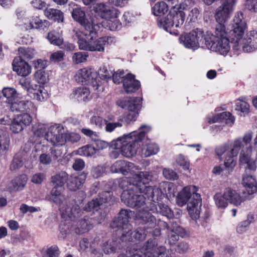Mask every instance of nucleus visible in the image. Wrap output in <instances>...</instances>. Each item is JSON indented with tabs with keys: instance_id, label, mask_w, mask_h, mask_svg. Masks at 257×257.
Here are the masks:
<instances>
[{
	"instance_id": "1",
	"label": "nucleus",
	"mask_w": 257,
	"mask_h": 257,
	"mask_svg": "<svg viewBox=\"0 0 257 257\" xmlns=\"http://www.w3.org/2000/svg\"><path fill=\"white\" fill-rule=\"evenodd\" d=\"M235 2L236 0H225L216 10L214 18L217 24L214 34L207 32L204 38L206 46L208 49L223 56L227 55L230 48L228 32L224 23L233 13Z\"/></svg>"
},
{
	"instance_id": "2",
	"label": "nucleus",
	"mask_w": 257,
	"mask_h": 257,
	"mask_svg": "<svg viewBox=\"0 0 257 257\" xmlns=\"http://www.w3.org/2000/svg\"><path fill=\"white\" fill-rule=\"evenodd\" d=\"M230 30V39L234 43L233 48L236 50L242 48L245 52H251L257 49V32L251 31L245 37L242 39L246 24L244 20L243 14L237 12L235 14L232 23Z\"/></svg>"
},
{
	"instance_id": "3",
	"label": "nucleus",
	"mask_w": 257,
	"mask_h": 257,
	"mask_svg": "<svg viewBox=\"0 0 257 257\" xmlns=\"http://www.w3.org/2000/svg\"><path fill=\"white\" fill-rule=\"evenodd\" d=\"M62 189L53 188L51 191V199L59 205V209L63 218L75 220L83 214V210L74 200L66 198L62 193Z\"/></svg>"
},
{
	"instance_id": "4",
	"label": "nucleus",
	"mask_w": 257,
	"mask_h": 257,
	"mask_svg": "<svg viewBox=\"0 0 257 257\" xmlns=\"http://www.w3.org/2000/svg\"><path fill=\"white\" fill-rule=\"evenodd\" d=\"M198 188L194 185L184 187L176 197V203L179 206L187 203V208L191 218L196 220L199 217L200 211L198 208L202 201L201 196L197 193Z\"/></svg>"
},
{
	"instance_id": "5",
	"label": "nucleus",
	"mask_w": 257,
	"mask_h": 257,
	"mask_svg": "<svg viewBox=\"0 0 257 257\" xmlns=\"http://www.w3.org/2000/svg\"><path fill=\"white\" fill-rule=\"evenodd\" d=\"M140 132L136 134L133 132L130 133V154L131 156L136 154L141 146L140 143L144 138L145 134L150 130L149 126L143 125L140 127ZM158 145L155 143H148L144 145L139 152L144 157H148L157 154L159 151ZM140 153V152H139Z\"/></svg>"
},
{
	"instance_id": "6",
	"label": "nucleus",
	"mask_w": 257,
	"mask_h": 257,
	"mask_svg": "<svg viewBox=\"0 0 257 257\" xmlns=\"http://www.w3.org/2000/svg\"><path fill=\"white\" fill-rule=\"evenodd\" d=\"M99 28L96 29V34L94 36L83 35L79 32H76L75 35L78 38V44L80 50L89 51L91 52H104L105 46L112 43L114 38L109 36H105L94 40L97 37V32Z\"/></svg>"
},
{
	"instance_id": "7",
	"label": "nucleus",
	"mask_w": 257,
	"mask_h": 257,
	"mask_svg": "<svg viewBox=\"0 0 257 257\" xmlns=\"http://www.w3.org/2000/svg\"><path fill=\"white\" fill-rule=\"evenodd\" d=\"M242 146V140L237 138L234 140L232 145L226 143L215 149V153L218 157L225 154L224 165L228 171L231 170L235 166L233 158L237 156Z\"/></svg>"
},
{
	"instance_id": "8",
	"label": "nucleus",
	"mask_w": 257,
	"mask_h": 257,
	"mask_svg": "<svg viewBox=\"0 0 257 257\" xmlns=\"http://www.w3.org/2000/svg\"><path fill=\"white\" fill-rule=\"evenodd\" d=\"M213 199L216 206L219 208H226L228 203L238 206L244 200L239 193L230 187L225 188L223 193H216Z\"/></svg>"
},
{
	"instance_id": "9",
	"label": "nucleus",
	"mask_w": 257,
	"mask_h": 257,
	"mask_svg": "<svg viewBox=\"0 0 257 257\" xmlns=\"http://www.w3.org/2000/svg\"><path fill=\"white\" fill-rule=\"evenodd\" d=\"M73 19L78 22L81 26L80 31H76L83 35L94 36L96 34V29L99 28L97 24H94L91 18L87 17L85 13L80 8H76L73 10L72 13Z\"/></svg>"
},
{
	"instance_id": "10",
	"label": "nucleus",
	"mask_w": 257,
	"mask_h": 257,
	"mask_svg": "<svg viewBox=\"0 0 257 257\" xmlns=\"http://www.w3.org/2000/svg\"><path fill=\"white\" fill-rule=\"evenodd\" d=\"M110 227L115 231L120 232V239L122 241L126 242L128 240V211L121 209L110 223Z\"/></svg>"
},
{
	"instance_id": "11",
	"label": "nucleus",
	"mask_w": 257,
	"mask_h": 257,
	"mask_svg": "<svg viewBox=\"0 0 257 257\" xmlns=\"http://www.w3.org/2000/svg\"><path fill=\"white\" fill-rule=\"evenodd\" d=\"M172 184L167 182H162L160 183L159 187H145L143 189V192L146 195L148 199L154 202L160 201L164 194L171 196L172 192Z\"/></svg>"
},
{
	"instance_id": "12",
	"label": "nucleus",
	"mask_w": 257,
	"mask_h": 257,
	"mask_svg": "<svg viewBox=\"0 0 257 257\" xmlns=\"http://www.w3.org/2000/svg\"><path fill=\"white\" fill-rule=\"evenodd\" d=\"M110 147L113 149L109 153L111 159L117 158L120 154L123 157H128V135H124L113 140L110 143Z\"/></svg>"
},
{
	"instance_id": "13",
	"label": "nucleus",
	"mask_w": 257,
	"mask_h": 257,
	"mask_svg": "<svg viewBox=\"0 0 257 257\" xmlns=\"http://www.w3.org/2000/svg\"><path fill=\"white\" fill-rule=\"evenodd\" d=\"M205 36L203 31L201 29L197 28L185 36H182L180 38V40L186 47L195 50L199 47L200 43ZM204 40L205 41L204 39ZM204 44L205 43H204ZM205 45H206V44Z\"/></svg>"
},
{
	"instance_id": "14",
	"label": "nucleus",
	"mask_w": 257,
	"mask_h": 257,
	"mask_svg": "<svg viewBox=\"0 0 257 257\" xmlns=\"http://www.w3.org/2000/svg\"><path fill=\"white\" fill-rule=\"evenodd\" d=\"M143 257H168L166 247L158 246L155 239H149L141 250Z\"/></svg>"
},
{
	"instance_id": "15",
	"label": "nucleus",
	"mask_w": 257,
	"mask_h": 257,
	"mask_svg": "<svg viewBox=\"0 0 257 257\" xmlns=\"http://www.w3.org/2000/svg\"><path fill=\"white\" fill-rule=\"evenodd\" d=\"M45 139L53 146H62L66 142L63 128L60 124H55L49 127L45 134Z\"/></svg>"
},
{
	"instance_id": "16",
	"label": "nucleus",
	"mask_w": 257,
	"mask_h": 257,
	"mask_svg": "<svg viewBox=\"0 0 257 257\" xmlns=\"http://www.w3.org/2000/svg\"><path fill=\"white\" fill-rule=\"evenodd\" d=\"M30 113H23L15 116L11 124V130L15 133H18L29 125L32 121Z\"/></svg>"
},
{
	"instance_id": "17",
	"label": "nucleus",
	"mask_w": 257,
	"mask_h": 257,
	"mask_svg": "<svg viewBox=\"0 0 257 257\" xmlns=\"http://www.w3.org/2000/svg\"><path fill=\"white\" fill-rule=\"evenodd\" d=\"M97 76L96 72L93 69L85 67L78 70L75 75L76 81L84 84L92 83Z\"/></svg>"
},
{
	"instance_id": "18",
	"label": "nucleus",
	"mask_w": 257,
	"mask_h": 257,
	"mask_svg": "<svg viewBox=\"0 0 257 257\" xmlns=\"http://www.w3.org/2000/svg\"><path fill=\"white\" fill-rule=\"evenodd\" d=\"M108 2L106 3H98L94 7V10L102 19H110L117 17V11L113 7H110Z\"/></svg>"
},
{
	"instance_id": "19",
	"label": "nucleus",
	"mask_w": 257,
	"mask_h": 257,
	"mask_svg": "<svg viewBox=\"0 0 257 257\" xmlns=\"http://www.w3.org/2000/svg\"><path fill=\"white\" fill-rule=\"evenodd\" d=\"M10 109L13 112H25L34 113L37 108L30 101L17 98L11 103Z\"/></svg>"
},
{
	"instance_id": "20",
	"label": "nucleus",
	"mask_w": 257,
	"mask_h": 257,
	"mask_svg": "<svg viewBox=\"0 0 257 257\" xmlns=\"http://www.w3.org/2000/svg\"><path fill=\"white\" fill-rule=\"evenodd\" d=\"M86 178V174L82 172L74 174L68 178L67 186L72 191H76L82 187Z\"/></svg>"
},
{
	"instance_id": "21",
	"label": "nucleus",
	"mask_w": 257,
	"mask_h": 257,
	"mask_svg": "<svg viewBox=\"0 0 257 257\" xmlns=\"http://www.w3.org/2000/svg\"><path fill=\"white\" fill-rule=\"evenodd\" d=\"M133 177H130L132 180L130 181V185L132 184L135 188H143L146 187V184H148L152 179V176L148 172H140L139 174H132Z\"/></svg>"
},
{
	"instance_id": "22",
	"label": "nucleus",
	"mask_w": 257,
	"mask_h": 257,
	"mask_svg": "<svg viewBox=\"0 0 257 257\" xmlns=\"http://www.w3.org/2000/svg\"><path fill=\"white\" fill-rule=\"evenodd\" d=\"M13 66L14 70L22 76H28L31 72V66L21 57L14 59Z\"/></svg>"
},
{
	"instance_id": "23",
	"label": "nucleus",
	"mask_w": 257,
	"mask_h": 257,
	"mask_svg": "<svg viewBox=\"0 0 257 257\" xmlns=\"http://www.w3.org/2000/svg\"><path fill=\"white\" fill-rule=\"evenodd\" d=\"M93 227L91 218L84 217L73 224V231L76 234H81L88 232Z\"/></svg>"
},
{
	"instance_id": "24",
	"label": "nucleus",
	"mask_w": 257,
	"mask_h": 257,
	"mask_svg": "<svg viewBox=\"0 0 257 257\" xmlns=\"http://www.w3.org/2000/svg\"><path fill=\"white\" fill-rule=\"evenodd\" d=\"M142 97H130V121H135L142 107Z\"/></svg>"
},
{
	"instance_id": "25",
	"label": "nucleus",
	"mask_w": 257,
	"mask_h": 257,
	"mask_svg": "<svg viewBox=\"0 0 257 257\" xmlns=\"http://www.w3.org/2000/svg\"><path fill=\"white\" fill-rule=\"evenodd\" d=\"M175 11L174 10H170L169 14L163 19L158 20V25L160 28H163L166 31L169 32L170 34L177 35V33L174 30L172 31L171 28L174 26L173 16Z\"/></svg>"
},
{
	"instance_id": "26",
	"label": "nucleus",
	"mask_w": 257,
	"mask_h": 257,
	"mask_svg": "<svg viewBox=\"0 0 257 257\" xmlns=\"http://www.w3.org/2000/svg\"><path fill=\"white\" fill-rule=\"evenodd\" d=\"M81 131L84 135L94 140L95 151L102 150L107 148L108 146H110V144L108 142L97 139L98 135L96 132H93L88 128H82Z\"/></svg>"
},
{
	"instance_id": "27",
	"label": "nucleus",
	"mask_w": 257,
	"mask_h": 257,
	"mask_svg": "<svg viewBox=\"0 0 257 257\" xmlns=\"http://www.w3.org/2000/svg\"><path fill=\"white\" fill-rule=\"evenodd\" d=\"M113 81L116 84H122L124 91L128 93V73H125L123 70L115 72L113 76Z\"/></svg>"
},
{
	"instance_id": "28",
	"label": "nucleus",
	"mask_w": 257,
	"mask_h": 257,
	"mask_svg": "<svg viewBox=\"0 0 257 257\" xmlns=\"http://www.w3.org/2000/svg\"><path fill=\"white\" fill-rule=\"evenodd\" d=\"M68 178V175L65 171L56 173L51 178V182L53 184V188L62 189V187L65 183H67Z\"/></svg>"
},
{
	"instance_id": "29",
	"label": "nucleus",
	"mask_w": 257,
	"mask_h": 257,
	"mask_svg": "<svg viewBox=\"0 0 257 257\" xmlns=\"http://www.w3.org/2000/svg\"><path fill=\"white\" fill-rule=\"evenodd\" d=\"M44 13V15L50 20L58 23L63 22L64 14L59 10L53 8H46Z\"/></svg>"
},
{
	"instance_id": "30",
	"label": "nucleus",
	"mask_w": 257,
	"mask_h": 257,
	"mask_svg": "<svg viewBox=\"0 0 257 257\" xmlns=\"http://www.w3.org/2000/svg\"><path fill=\"white\" fill-rule=\"evenodd\" d=\"M72 97L79 101H87L91 99L90 91L86 87L76 88L72 94Z\"/></svg>"
},
{
	"instance_id": "31",
	"label": "nucleus",
	"mask_w": 257,
	"mask_h": 257,
	"mask_svg": "<svg viewBox=\"0 0 257 257\" xmlns=\"http://www.w3.org/2000/svg\"><path fill=\"white\" fill-rule=\"evenodd\" d=\"M133 190H139V193H136L133 195L131 198H130V207H135L136 206L140 207L142 206L145 202L146 197L144 195L142 194L143 192V188H136L134 187Z\"/></svg>"
},
{
	"instance_id": "32",
	"label": "nucleus",
	"mask_w": 257,
	"mask_h": 257,
	"mask_svg": "<svg viewBox=\"0 0 257 257\" xmlns=\"http://www.w3.org/2000/svg\"><path fill=\"white\" fill-rule=\"evenodd\" d=\"M242 184L249 194H252L256 192V182L252 176H244L242 178Z\"/></svg>"
},
{
	"instance_id": "33",
	"label": "nucleus",
	"mask_w": 257,
	"mask_h": 257,
	"mask_svg": "<svg viewBox=\"0 0 257 257\" xmlns=\"http://www.w3.org/2000/svg\"><path fill=\"white\" fill-rule=\"evenodd\" d=\"M27 180V176L24 174L16 177L11 181L10 186L11 190L17 191L22 190L26 184Z\"/></svg>"
},
{
	"instance_id": "34",
	"label": "nucleus",
	"mask_w": 257,
	"mask_h": 257,
	"mask_svg": "<svg viewBox=\"0 0 257 257\" xmlns=\"http://www.w3.org/2000/svg\"><path fill=\"white\" fill-rule=\"evenodd\" d=\"M138 216L143 223L147 224V228H152L156 226V219L150 212L143 211Z\"/></svg>"
},
{
	"instance_id": "35",
	"label": "nucleus",
	"mask_w": 257,
	"mask_h": 257,
	"mask_svg": "<svg viewBox=\"0 0 257 257\" xmlns=\"http://www.w3.org/2000/svg\"><path fill=\"white\" fill-rule=\"evenodd\" d=\"M244 151H242L239 156V162L242 165H246V168L250 170L254 171L256 169L255 160L251 159L250 154H245Z\"/></svg>"
},
{
	"instance_id": "36",
	"label": "nucleus",
	"mask_w": 257,
	"mask_h": 257,
	"mask_svg": "<svg viewBox=\"0 0 257 257\" xmlns=\"http://www.w3.org/2000/svg\"><path fill=\"white\" fill-rule=\"evenodd\" d=\"M36 86V87H34L31 93L33 95L32 97L34 99L40 101H43L46 99L48 96V94L44 86L37 84Z\"/></svg>"
},
{
	"instance_id": "37",
	"label": "nucleus",
	"mask_w": 257,
	"mask_h": 257,
	"mask_svg": "<svg viewBox=\"0 0 257 257\" xmlns=\"http://www.w3.org/2000/svg\"><path fill=\"white\" fill-rule=\"evenodd\" d=\"M171 10H174L175 11L174 14H173V16H174L173 20V22H174V25L175 27L177 28L180 25H182L185 19V14L181 10V7L179 6L176 5L173 7Z\"/></svg>"
},
{
	"instance_id": "38",
	"label": "nucleus",
	"mask_w": 257,
	"mask_h": 257,
	"mask_svg": "<svg viewBox=\"0 0 257 257\" xmlns=\"http://www.w3.org/2000/svg\"><path fill=\"white\" fill-rule=\"evenodd\" d=\"M121 247L120 243L115 240H109L104 243L102 246L103 250L106 254L114 253Z\"/></svg>"
},
{
	"instance_id": "39",
	"label": "nucleus",
	"mask_w": 257,
	"mask_h": 257,
	"mask_svg": "<svg viewBox=\"0 0 257 257\" xmlns=\"http://www.w3.org/2000/svg\"><path fill=\"white\" fill-rule=\"evenodd\" d=\"M18 18L20 20L19 22V26L23 30H29L33 29L32 18L29 19L28 18L23 17L24 16V12L20 11L17 13Z\"/></svg>"
},
{
	"instance_id": "40",
	"label": "nucleus",
	"mask_w": 257,
	"mask_h": 257,
	"mask_svg": "<svg viewBox=\"0 0 257 257\" xmlns=\"http://www.w3.org/2000/svg\"><path fill=\"white\" fill-rule=\"evenodd\" d=\"M10 142V140L7 133L0 129V154L9 150Z\"/></svg>"
},
{
	"instance_id": "41",
	"label": "nucleus",
	"mask_w": 257,
	"mask_h": 257,
	"mask_svg": "<svg viewBox=\"0 0 257 257\" xmlns=\"http://www.w3.org/2000/svg\"><path fill=\"white\" fill-rule=\"evenodd\" d=\"M158 225L159 226L166 227L168 232H176L177 233H183L184 232L183 228L178 225L176 222L174 221L171 222L170 224L168 225L166 222L159 220Z\"/></svg>"
},
{
	"instance_id": "42",
	"label": "nucleus",
	"mask_w": 257,
	"mask_h": 257,
	"mask_svg": "<svg viewBox=\"0 0 257 257\" xmlns=\"http://www.w3.org/2000/svg\"><path fill=\"white\" fill-rule=\"evenodd\" d=\"M47 39L51 44L60 46L63 43L61 34L56 31H52L48 34Z\"/></svg>"
},
{
	"instance_id": "43",
	"label": "nucleus",
	"mask_w": 257,
	"mask_h": 257,
	"mask_svg": "<svg viewBox=\"0 0 257 257\" xmlns=\"http://www.w3.org/2000/svg\"><path fill=\"white\" fill-rule=\"evenodd\" d=\"M96 199L100 205L106 203H113L115 201V198L110 191H104L100 193Z\"/></svg>"
},
{
	"instance_id": "44",
	"label": "nucleus",
	"mask_w": 257,
	"mask_h": 257,
	"mask_svg": "<svg viewBox=\"0 0 257 257\" xmlns=\"http://www.w3.org/2000/svg\"><path fill=\"white\" fill-rule=\"evenodd\" d=\"M2 92L4 96L7 99L8 101L10 103H11L15 100L19 98V94L14 88H4L3 89Z\"/></svg>"
},
{
	"instance_id": "45",
	"label": "nucleus",
	"mask_w": 257,
	"mask_h": 257,
	"mask_svg": "<svg viewBox=\"0 0 257 257\" xmlns=\"http://www.w3.org/2000/svg\"><path fill=\"white\" fill-rule=\"evenodd\" d=\"M33 29L44 30L49 26V22L46 20H41L38 17H32Z\"/></svg>"
},
{
	"instance_id": "46",
	"label": "nucleus",
	"mask_w": 257,
	"mask_h": 257,
	"mask_svg": "<svg viewBox=\"0 0 257 257\" xmlns=\"http://www.w3.org/2000/svg\"><path fill=\"white\" fill-rule=\"evenodd\" d=\"M19 52L20 56L18 57H21L24 60L32 59L36 54L35 50L31 48H20Z\"/></svg>"
},
{
	"instance_id": "47",
	"label": "nucleus",
	"mask_w": 257,
	"mask_h": 257,
	"mask_svg": "<svg viewBox=\"0 0 257 257\" xmlns=\"http://www.w3.org/2000/svg\"><path fill=\"white\" fill-rule=\"evenodd\" d=\"M168 10V5L164 2L157 3L152 8L153 14L157 16L164 15Z\"/></svg>"
},
{
	"instance_id": "48",
	"label": "nucleus",
	"mask_w": 257,
	"mask_h": 257,
	"mask_svg": "<svg viewBox=\"0 0 257 257\" xmlns=\"http://www.w3.org/2000/svg\"><path fill=\"white\" fill-rule=\"evenodd\" d=\"M126 163L123 161H116L110 167V171L112 173L121 172L122 174L125 175Z\"/></svg>"
},
{
	"instance_id": "49",
	"label": "nucleus",
	"mask_w": 257,
	"mask_h": 257,
	"mask_svg": "<svg viewBox=\"0 0 257 257\" xmlns=\"http://www.w3.org/2000/svg\"><path fill=\"white\" fill-rule=\"evenodd\" d=\"M158 206L156 208L158 212L168 218H171L173 217V211L168 205L159 203Z\"/></svg>"
},
{
	"instance_id": "50",
	"label": "nucleus",
	"mask_w": 257,
	"mask_h": 257,
	"mask_svg": "<svg viewBox=\"0 0 257 257\" xmlns=\"http://www.w3.org/2000/svg\"><path fill=\"white\" fill-rule=\"evenodd\" d=\"M47 126L43 123L36 124L33 127V131L34 135L38 137H45V134L47 132Z\"/></svg>"
},
{
	"instance_id": "51",
	"label": "nucleus",
	"mask_w": 257,
	"mask_h": 257,
	"mask_svg": "<svg viewBox=\"0 0 257 257\" xmlns=\"http://www.w3.org/2000/svg\"><path fill=\"white\" fill-rule=\"evenodd\" d=\"M19 83L22 87L30 93H32L34 87L36 86V84L34 81L31 80L29 78H23L20 80Z\"/></svg>"
},
{
	"instance_id": "52",
	"label": "nucleus",
	"mask_w": 257,
	"mask_h": 257,
	"mask_svg": "<svg viewBox=\"0 0 257 257\" xmlns=\"http://www.w3.org/2000/svg\"><path fill=\"white\" fill-rule=\"evenodd\" d=\"M95 153V147L90 145H86L78 150V154L81 156H92Z\"/></svg>"
},
{
	"instance_id": "53",
	"label": "nucleus",
	"mask_w": 257,
	"mask_h": 257,
	"mask_svg": "<svg viewBox=\"0 0 257 257\" xmlns=\"http://www.w3.org/2000/svg\"><path fill=\"white\" fill-rule=\"evenodd\" d=\"M88 55L87 53L84 52H78L73 54L72 59L75 64L83 63L87 60Z\"/></svg>"
},
{
	"instance_id": "54",
	"label": "nucleus",
	"mask_w": 257,
	"mask_h": 257,
	"mask_svg": "<svg viewBox=\"0 0 257 257\" xmlns=\"http://www.w3.org/2000/svg\"><path fill=\"white\" fill-rule=\"evenodd\" d=\"M140 88V82L135 79V75L130 73V93L135 92Z\"/></svg>"
},
{
	"instance_id": "55",
	"label": "nucleus",
	"mask_w": 257,
	"mask_h": 257,
	"mask_svg": "<svg viewBox=\"0 0 257 257\" xmlns=\"http://www.w3.org/2000/svg\"><path fill=\"white\" fill-rule=\"evenodd\" d=\"M43 257H58L59 249L56 245L52 246L42 251Z\"/></svg>"
},
{
	"instance_id": "56",
	"label": "nucleus",
	"mask_w": 257,
	"mask_h": 257,
	"mask_svg": "<svg viewBox=\"0 0 257 257\" xmlns=\"http://www.w3.org/2000/svg\"><path fill=\"white\" fill-rule=\"evenodd\" d=\"M72 231H73V224L70 222L61 224L60 226L61 237L64 238Z\"/></svg>"
},
{
	"instance_id": "57",
	"label": "nucleus",
	"mask_w": 257,
	"mask_h": 257,
	"mask_svg": "<svg viewBox=\"0 0 257 257\" xmlns=\"http://www.w3.org/2000/svg\"><path fill=\"white\" fill-rule=\"evenodd\" d=\"M23 165V160L19 154H16L10 165V169L15 171L22 167Z\"/></svg>"
},
{
	"instance_id": "58",
	"label": "nucleus",
	"mask_w": 257,
	"mask_h": 257,
	"mask_svg": "<svg viewBox=\"0 0 257 257\" xmlns=\"http://www.w3.org/2000/svg\"><path fill=\"white\" fill-rule=\"evenodd\" d=\"M252 216H248L247 219L239 223L236 227V231L239 234L244 232L251 222Z\"/></svg>"
},
{
	"instance_id": "59",
	"label": "nucleus",
	"mask_w": 257,
	"mask_h": 257,
	"mask_svg": "<svg viewBox=\"0 0 257 257\" xmlns=\"http://www.w3.org/2000/svg\"><path fill=\"white\" fill-rule=\"evenodd\" d=\"M249 105L245 101L238 99L236 103L235 109L244 114H246L249 112Z\"/></svg>"
},
{
	"instance_id": "60",
	"label": "nucleus",
	"mask_w": 257,
	"mask_h": 257,
	"mask_svg": "<svg viewBox=\"0 0 257 257\" xmlns=\"http://www.w3.org/2000/svg\"><path fill=\"white\" fill-rule=\"evenodd\" d=\"M100 206L99 203L96 198L88 202L83 207V210L87 212L97 210Z\"/></svg>"
},
{
	"instance_id": "61",
	"label": "nucleus",
	"mask_w": 257,
	"mask_h": 257,
	"mask_svg": "<svg viewBox=\"0 0 257 257\" xmlns=\"http://www.w3.org/2000/svg\"><path fill=\"white\" fill-rule=\"evenodd\" d=\"M148 232V231L147 230H145L139 228L131 232L130 236L132 238L136 240H142L145 238Z\"/></svg>"
},
{
	"instance_id": "62",
	"label": "nucleus",
	"mask_w": 257,
	"mask_h": 257,
	"mask_svg": "<svg viewBox=\"0 0 257 257\" xmlns=\"http://www.w3.org/2000/svg\"><path fill=\"white\" fill-rule=\"evenodd\" d=\"M106 27L111 31H115L120 28L119 21L115 18L106 19Z\"/></svg>"
},
{
	"instance_id": "63",
	"label": "nucleus",
	"mask_w": 257,
	"mask_h": 257,
	"mask_svg": "<svg viewBox=\"0 0 257 257\" xmlns=\"http://www.w3.org/2000/svg\"><path fill=\"white\" fill-rule=\"evenodd\" d=\"M105 168L101 166H97L93 167L91 171V175L94 178H98L103 173L105 174Z\"/></svg>"
},
{
	"instance_id": "64",
	"label": "nucleus",
	"mask_w": 257,
	"mask_h": 257,
	"mask_svg": "<svg viewBox=\"0 0 257 257\" xmlns=\"http://www.w3.org/2000/svg\"><path fill=\"white\" fill-rule=\"evenodd\" d=\"M163 174L164 177L168 180H176L178 178L177 174L173 170L169 168H165L163 170Z\"/></svg>"
}]
</instances>
